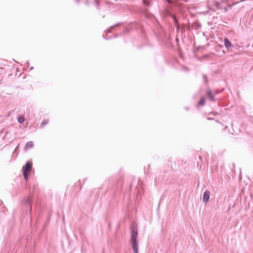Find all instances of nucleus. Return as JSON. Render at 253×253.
I'll use <instances>...</instances> for the list:
<instances>
[{"label":"nucleus","instance_id":"nucleus-1","mask_svg":"<svg viewBox=\"0 0 253 253\" xmlns=\"http://www.w3.org/2000/svg\"><path fill=\"white\" fill-rule=\"evenodd\" d=\"M137 236V225L136 223L132 222L130 225V242L134 253H138Z\"/></svg>","mask_w":253,"mask_h":253},{"label":"nucleus","instance_id":"nucleus-2","mask_svg":"<svg viewBox=\"0 0 253 253\" xmlns=\"http://www.w3.org/2000/svg\"><path fill=\"white\" fill-rule=\"evenodd\" d=\"M22 204L30 207L29 211L31 212L32 210V205L33 204L32 197L30 195H28L27 198H24L22 202Z\"/></svg>","mask_w":253,"mask_h":253},{"label":"nucleus","instance_id":"nucleus-3","mask_svg":"<svg viewBox=\"0 0 253 253\" xmlns=\"http://www.w3.org/2000/svg\"><path fill=\"white\" fill-rule=\"evenodd\" d=\"M32 162L27 161L22 167V172H29L32 169Z\"/></svg>","mask_w":253,"mask_h":253},{"label":"nucleus","instance_id":"nucleus-4","mask_svg":"<svg viewBox=\"0 0 253 253\" xmlns=\"http://www.w3.org/2000/svg\"><path fill=\"white\" fill-rule=\"evenodd\" d=\"M210 192L208 190H206L204 191L203 196V202L205 203H207L210 199Z\"/></svg>","mask_w":253,"mask_h":253},{"label":"nucleus","instance_id":"nucleus-5","mask_svg":"<svg viewBox=\"0 0 253 253\" xmlns=\"http://www.w3.org/2000/svg\"><path fill=\"white\" fill-rule=\"evenodd\" d=\"M111 32V27H109L107 30V31H105L103 34H102V37L106 40H110L111 38V36L109 35V34Z\"/></svg>","mask_w":253,"mask_h":253},{"label":"nucleus","instance_id":"nucleus-6","mask_svg":"<svg viewBox=\"0 0 253 253\" xmlns=\"http://www.w3.org/2000/svg\"><path fill=\"white\" fill-rule=\"evenodd\" d=\"M224 45L226 48L229 49L231 47H233V44L229 41L227 38H225L224 40Z\"/></svg>","mask_w":253,"mask_h":253},{"label":"nucleus","instance_id":"nucleus-7","mask_svg":"<svg viewBox=\"0 0 253 253\" xmlns=\"http://www.w3.org/2000/svg\"><path fill=\"white\" fill-rule=\"evenodd\" d=\"M138 183V181L136 178L133 179L129 185V190L131 191L133 188L135 189L137 187Z\"/></svg>","mask_w":253,"mask_h":253},{"label":"nucleus","instance_id":"nucleus-8","mask_svg":"<svg viewBox=\"0 0 253 253\" xmlns=\"http://www.w3.org/2000/svg\"><path fill=\"white\" fill-rule=\"evenodd\" d=\"M206 93L211 101H215L214 96L212 94V92H211V89H207L206 91Z\"/></svg>","mask_w":253,"mask_h":253},{"label":"nucleus","instance_id":"nucleus-9","mask_svg":"<svg viewBox=\"0 0 253 253\" xmlns=\"http://www.w3.org/2000/svg\"><path fill=\"white\" fill-rule=\"evenodd\" d=\"M33 145L34 144L33 141H29L26 144L24 149L26 150L30 149L31 148H32L33 147Z\"/></svg>","mask_w":253,"mask_h":253},{"label":"nucleus","instance_id":"nucleus-10","mask_svg":"<svg viewBox=\"0 0 253 253\" xmlns=\"http://www.w3.org/2000/svg\"><path fill=\"white\" fill-rule=\"evenodd\" d=\"M25 121V119L23 115H20L17 118V121L19 124L23 123Z\"/></svg>","mask_w":253,"mask_h":253},{"label":"nucleus","instance_id":"nucleus-11","mask_svg":"<svg viewBox=\"0 0 253 253\" xmlns=\"http://www.w3.org/2000/svg\"><path fill=\"white\" fill-rule=\"evenodd\" d=\"M22 173L24 179L25 180V181H27V180H28L29 177V172H22Z\"/></svg>","mask_w":253,"mask_h":253},{"label":"nucleus","instance_id":"nucleus-12","mask_svg":"<svg viewBox=\"0 0 253 253\" xmlns=\"http://www.w3.org/2000/svg\"><path fill=\"white\" fill-rule=\"evenodd\" d=\"M105 220L108 223L109 228L110 229L111 228V222L110 221L109 219V215L106 214L105 215Z\"/></svg>","mask_w":253,"mask_h":253},{"label":"nucleus","instance_id":"nucleus-13","mask_svg":"<svg viewBox=\"0 0 253 253\" xmlns=\"http://www.w3.org/2000/svg\"><path fill=\"white\" fill-rule=\"evenodd\" d=\"M49 122V121L48 119H45L44 120L42 123L41 124L40 126L42 127L46 125H47Z\"/></svg>","mask_w":253,"mask_h":253},{"label":"nucleus","instance_id":"nucleus-14","mask_svg":"<svg viewBox=\"0 0 253 253\" xmlns=\"http://www.w3.org/2000/svg\"><path fill=\"white\" fill-rule=\"evenodd\" d=\"M205 103V99L204 97H201L200 101H199V105H204Z\"/></svg>","mask_w":253,"mask_h":253},{"label":"nucleus","instance_id":"nucleus-15","mask_svg":"<svg viewBox=\"0 0 253 253\" xmlns=\"http://www.w3.org/2000/svg\"><path fill=\"white\" fill-rule=\"evenodd\" d=\"M136 198L137 200H139L140 199H141V194L139 190H137Z\"/></svg>","mask_w":253,"mask_h":253},{"label":"nucleus","instance_id":"nucleus-16","mask_svg":"<svg viewBox=\"0 0 253 253\" xmlns=\"http://www.w3.org/2000/svg\"><path fill=\"white\" fill-rule=\"evenodd\" d=\"M143 3L145 6H149L150 1L148 0H143Z\"/></svg>","mask_w":253,"mask_h":253},{"label":"nucleus","instance_id":"nucleus-17","mask_svg":"<svg viewBox=\"0 0 253 253\" xmlns=\"http://www.w3.org/2000/svg\"><path fill=\"white\" fill-rule=\"evenodd\" d=\"M19 144L15 148V149L14 150V152H13V155H14L15 153H17V151H18V149H19Z\"/></svg>","mask_w":253,"mask_h":253},{"label":"nucleus","instance_id":"nucleus-18","mask_svg":"<svg viewBox=\"0 0 253 253\" xmlns=\"http://www.w3.org/2000/svg\"><path fill=\"white\" fill-rule=\"evenodd\" d=\"M203 79L204 80V82L206 83H207L208 82V79H207V77L206 76V75H203Z\"/></svg>","mask_w":253,"mask_h":253},{"label":"nucleus","instance_id":"nucleus-19","mask_svg":"<svg viewBox=\"0 0 253 253\" xmlns=\"http://www.w3.org/2000/svg\"><path fill=\"white\" fill-rule=\"evenodd\" d=\"M182 70L185 72H188L189 71L188 69L186 66H183L182 67Z\"/></svg>","mask_w":253,"mask_h":253},{"label":"nucleus","instance_id":"nucleus-20","mask_svg":"<svg viewBox=\"0 0 253 253\" xmlns=\"http://www.w3.org/2000/svg\"><path fill=\"white\" fill-rule=\"evenodd\" d=\"M96 3V6L97 7L100 6L99 2L97 0H93Z\"/></svg>","mask_w":253,"mask_h":253},{"label":"nucleus","instance_id":"nucleus-21","mask_svg":"<svg viewBox=\"0 0 253 253\" xmlns=\"http://www.w3.org/2000/svg\"><path fill=\"white\" fill-rule=\"evenodd\" d=\"M80 184H81V183H80V180H79L78 182H77V183H76L75 184V187L79 186V185H80Z\"/></svg>","mask_w":253,"mask_h":253},{"label":"nucleus","instance_id":"nucleus-22","mask_svg":"<svg viewBox=\"0 0 253 253\" xmlns=\"http://www.w3.org/2000/svg\"><path fill=\"white\" fill-rule=\"evenodd\" d=\"M30 65V63L28 61H27L25 63V66L28 67Z\"/></svg>","mask_w":253,"mask_h":253},{"label":"nucleus","instance_id":"nucleus-23","mask_svg":"<svg viewBox=\"0 0 253 253\" xmlns=\"http://www.w3.org/2000/svg\"><path fill=\"white\" fill-rule=\"evenodd\" d=\"M215 4H216V7L218 8V6L219 5V2H216Z\"/></svg>","mask_w":253,"mask_h":253},{"label":"nucleus","instance_id":"nucleus-24","mask_svg":"<svg viewBox=\"0 0 253 253\" xmlns=\"http://www.w3.org/2000/svg\"><path fill=\"white\" fill-rule=\"evenodd\" d=\"M87 180V178H85L83 180V184H84V183L85 182V181Z\"/></svg>","mask_w":253,"mask_h":253},{"label":"nucleus","instance_id":"nucleus-25","mask_svg":"<svg viewBox=\"0 0 253 253\" xmlns=\"http://www.w3.org/2000/svg\"><path fill=\"white\" fill-rule=\"evenodd\" d=\"M105 3V4H110V2L108 1H105L104 2Z\"/></svg>","mask_w":253,"mask_h":253},{"label":"nucleus","instance_id":"nucleus-26","mask_svg":"<svg viewBox=\"0 0 253 253\" xmlns=\"http://www.w3.org/2000/svg\"><path fill=\"white\" fill-rule=\"evenodd\" d=\"M76 1V2L77 3H80V0H75Z\"/></svg>","mask_w":253,"mask_h":253},{"label":"nucleus","instance_id":"nucleus-27","mask_svg":"<svg viewBox=\"0 0 253 253\" xmlns=\"http://www.w3.org/2000/svg\"><path fill=\"white\" fill-rule=\"evenodd\" d=\"M227 10H228V8H227V7H224V10H225V11H227Z\"/></svg>","mask_w":253,"mask_h":253},{"label":"nucleus","instance_id":"nucleus-28","mask_svg":"<svg viewBox=\"0 0 253 253\" xmlns=\"http://www.w3.org/2000/svg\"><path fill=\"white\" fill-rule=\"evenodd\" d=\"M207 119H208V120H213V119H212V118H211L209 117V118H207Z\"/></svg>","mask_w":253,"mask_h":253},{"label":"nucleus","instance_id":"nucleus-29","mask_svg":"<svg viewBox=\"0 0 253 253\" xmlns=\"http://www.w3.org/2000/svg\"><path fill=\"white\" fill-rule=\"evenodd\" d=\"M33 69H34V67H31L30 68V71L32 70Z\"/></svg>","mask_w":253,"mask_h":253},{"label":"nucleus","instance_id":"nucleus-30","mask_svg":"<svg viewBox=\"0 0 253 253\" xmlns=\"http://www.w3.org/2000/svg\"><path fill=\"white\" fill-rule=\"evenodd\" d=\"M100 15L102 16V17L103 18H104L105 17V15L104 14L102 15V14H101Z\"/></svg>","mask_w":253,"mask_h":253},{"label":"nucleus","instance_id":"nucleus-31","mask_svg":"<svg viewBox=\"0 0 253 253\" xmlns=\"http://www.w3.org/2000/svg\"><path fill=\"white\" fill-rule=\"evenodd\" d=\"M86 3H88V2H89V0H86Z\"/></svg>","mask_w":253,"mask_h":253},{"label":"nucleus","instance_id":"nucleus-32","mask_svg":"<svg viewBox=\"0 0 253 253\" xmlns=\"http://www.w3.org/2000/svg\"><path fill=\"white\" fill-rule=\"evenodd\" d=\"M216 121L217 122H218V123H220V124H221V123H220V122H219L218 120H216Z\"/></svg>","mask_w":253,"mask_h":253},{"label":"nucleus","instance_id":"nucleus-33","mask_svg":"<svg viewBox=\"0 0 253 253\" xmlns=\"http://www.w3.org/2000/svg\"><path fill=\"white\" fill-rule=\"evenodd\" d=\"M16 155H17V153H14V154L13 155H14V156H15V155H16Z\"/></svg>","mask_w":253,"mask_h":253},{"label":"nucleus","instance_id":"nucleus-34","mask_svg":"<svg viewBox=\"0 0 253 253\" xmlns=\"http://www.w3.org/2000/svg\"><path fill=\"white\" fill-rule=\"evenodd\" d=\"M12 60H13V61H14V62H16L15 61V60H14V59H13Z\"/></svg>","mask_w":253,"mask_h":253}]
</instances>
